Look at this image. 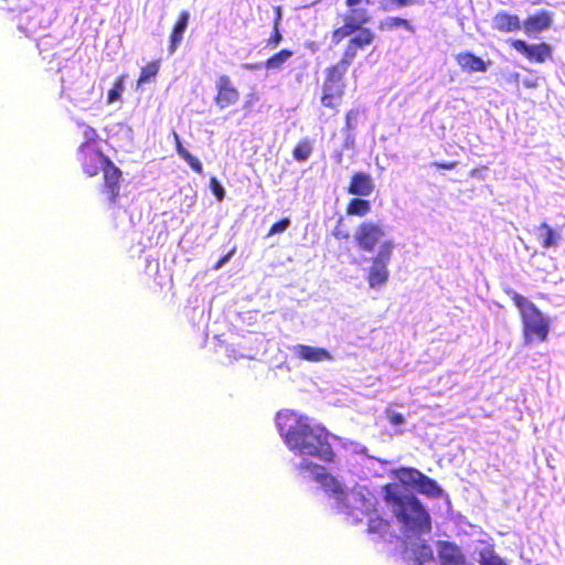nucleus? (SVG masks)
I'll return each mask as SVG.
<instances>
[{
    "label": "nucleus",
    "instance_id": "f257e3e1",
    "mask_svg": "<svg viewBox=\"0 0 565 565\" xmlns=\"http://www.w3.org/2000/svg\"><path fill=\"white\" fill-rule=\"evenodd\" d=\"M277 427L289 450L326 462L334 461L335 454L329 441L330 435L322 425L294 412H279Z\"/></svg>",
    "mask_w": 565,
    "mask_h": 565
},
{
    "label": "nucleus",
    "instance_id": "f03ea898",
    "mask_svg": "<svg viewBox=\"0 0 565 565\" xmlns=\"http://www.w3.org/2000/svg\"><path fill=\"white\" fill-rule=\"evenodd\" d=\"M382 491L385 503L404 532L420 535L431 531V518L414 494L402 493L396 483L384 484Z\"/></svg>",
    "mask_w": 565,
    "mask_h": 565
},
{
    "label": "nucleus",
    "instance_id": "7ed1b4c3",
    "mask_svg": "<svg viewBox=\"0 0 565 565\" xmlns=\"http://www.w3.org/2000/svg\"><path fill=\"white\" fill-rule=\"evenodd\" d=\"M372 0H344L348 12L343 15V23L333 29L331 41L338 45L345 39L349 43L367 47L375 41V33L366 24L371 21L367 7Z\"/></svg>",
    "mask_w": 565,
    "mask_h": 565
},
{
    "label": "nucleus",
    "instance_id": "20e7f679",
    "mask_svg": "<svg viewBox=\"0 0 565 565\" xmlns=\"http://www.w3.org/2000/svg\"><path fill=\"white\" fill-rule=\"evenodd\" d=\"M77 154L82 170L88 178L103 172L102 192L106 194L110 204H116L120 195L121 170L98 147L77 149Z\"/></svg>",
    "mask_w": 565,
    "mask_h": 565
},
{
    "label": "nucleus",
    "instance_id": "39448f33",
    "mask_svg": "<svg viewBox=\"0 0 565 565\" xmlns=\"http://www.w3.org/2000/svg\"><path fill=\"white\" fill-rule=\"evenodd\" d=\"M366 47L347 42L340 60L326 67L322 83L321 104L327 108L338 107L345 94V74L358 54Z\"/></svg>",
    "mask_w": 565,
    "mask_h": 565
},
{
    "label": "nucleus",
    "instance_id": "423d86ee",
    "mask_svg": "<svg viewBox=\"0 0 565 565\" xmlns=\"http://www.w3.org/2000/svg\"><path fill=\"white\" fill-rule=\"evenodd\" d=\"M508 295L519 310L524 343L546 341L551 329L550 318L544 316L536 305L524 296L515 291H508Z\"/></svg>",
    "mask_w": 565,
    "mask_h": 565
},
{
    "label": "nucleus",
    "instance_id": "0eeeda50",
    "mask_svg": "<svg viewBox=\"0 0 565 565\" xmlns=\"http://www.w3.org/2000/svg\"><path fill=\"white\" fill-rule=\"evenodd\" d=\"M395 245L393 241H383L379 253L372 257L371 266L366 274V281L371 289H379L386 285L390 278L388 264Z\"/></svg>",
    "mask_w": 565,
    "mask_h": 565
},
{
    "label": "nucleus",
    "instance_id": "6e6552de",
    "mask_svg": "<svg viewBox=\"0 0 565 565\" xmlns=\"http://www.w3.org/2000/svg\"><path fill=\"white\" fill-rule=\"evenodd\" d=\"M398 473L399 479L403 482L412 484L417 490V492L422 494H425L429 498H439L443 493V489L434 479L424 475L416 468H401Z\"/></svg>",
    "mask_w": 565,
    "mask_h": 565
},
{
    "label": "nucleus",
    "instance_id": "1a4fd4ad",
    "mask_svg": "<svg viewBox=\"0 0 565 565\" xmlns=\"http://www.w3.org/2000/svg\"><path fill=\"white\" fill-rule=\"evenodd\" d=\"M385 236L384 228L372 221H365L359 224L354 234V241L358 247L363 252H373Z\"/></svg>",
    "mask_w": 565,
    "mask_h": 565
},
{
    "label": "nucleus",
    "instance_id": "9d476101",
    "mask_svg": "<svg viewBox=\"0 0 565 565\" xmlns=\"http://www.w3.org/2000/svg\"><path fill=\"white\" fill-rule=\"evenodd\" d=\"M509 45L532 63H545L553 55V49L546 42L529 44L521 39H511L509 40Z\"/></svg>",
    "mask_w": 565,
    "mask_h": 565
},
{
    "label": "nucleus",
    "instance_id": "9b49d317",
    "mask_svg": "<svg viewBox=\"0 0 565 565\" xmlns=\"http://www.w3.org/2000/svg\"><path fill=\"white\" fill-rule=\"evenodd\" d=\"M239 90L235 87L228 75H220L216 81L215 105L221 108H227L239 100Z\"/></svg>",
    "mask_w": 565,
    "mask_h": 565
},
{
    "label": "nucleus",
    "instance_id": "f8f14e48",
    "mask_svg": "<svg viewBox=\"0 0 565 565\" xmlns=\"http://www.w3.org/2000/svg\"><path fill=\"white\" fill-rule=\"evenodd\" d=\"M553 15L547 10H540L533 14L527 15L522 21V29L529 36L540 34L552 26Z\"/></svg>",
    "mask_w": 565,
    "mask_h": 565
},
{
    "label": "nucleus",
    "instance_id": "ddd939ff",
    "mask_svg": "<svg viewBox=\"0 0 565 565\" xmlns=\"http://www.w3.org/2000/svg\"><path fill=\"white\" fill-rule=\"evenodd\" d=\"M439 565H468L459 546L448 541L437 544Z\"/></svg>",
    "mask_w": 565,
    "mask_h": 565
},
{
    "label": "nucleus",
    "instance_id": "4468645a",
    "mask_svg": "<svg viewBox=\"0 0 565 565\" xmlns=\"http://www.w3.org/2000/svg\"><path fill=\"white\" fill-rule=\"evenodd\" d=\"M347 191L349 194L362 198L371 195L374 191L372 175L362 171L354 172L351 175Z\"/></svg>",
    "mask_w": 565,
    "mask_h": 565
},
{
    "label": "nucleus",
    "instance_id": "2eb2a0df",
    "mask_svg": "<svg viewBox=\"0 0 565 565\" xmlns=\"http://www.w3.org/2000/svg\"><path fill=\"white\" fill-rule=\"evenodd\" d=\"M492 29L499 33H515L522 29V21L518 14L499 11L492 18Z\"/></svg>",
    "mask_w": 565,
    "mask_h": 565
},
{
    "label": "nucleus",
    "instance_id": "dca6fc26",
    "mask_svg": "<svg viewBox=\"0 0 565 565\" xmlns=\"http://www.w3.org/2000/svg\"><path fill=\"white\" fill-rule=\"evenodd\" d=\"M460 68L468 73H484L488 70V62L475 55L472 52H461L455 56Z\"/></svg>",
    "mask_w": 565,
    "mask_h": 565
},
{
    "label": "nucleus",
    "instance_id": "f3484780",
    "mask_svg": "<svg viewBox=\"0 0 565 565\" xmlns=\"http://www.w3.org/2000/svg\"><path fill=\"white\" fill-rule=\"evenodd\" d=\"M535 235L543 249L556 248L562 239L561 233L546 222H542L536 227Z\"/></svg>",
    "mask_w": 565,
    "mask_h": 565
},
{
    "label": "nucleus",
    "instance_id": "a211bd4d",
    "mask_svg": "<svg viewBox=\"0 0 565 565\" xmlns=\"http://www.w3.org/2000/svg\"><path fill=\"white\" fill-rule=\"evenodd\" d=\"M190 20V13L188 11H182L179 13L175 23L170 33V44L169 52L172 54L177 51L178 46L183 40L184 31L188 26Z\"/></svg>",
    "mask_w": 565,
    "mask_h": 565
},
{
    "label": "nucleus",
    "instance_id": "6ab92c4d",
    "mask_svg": "<svg viewBox=\"0 0 565 565\" xmlns=\"http://www.w3.org/2000/svg\"><path fill=\"white\" fill-rule=\"evenodd\" d=\"M292 351L298 359L310 362H320L330 358V353L326 349L306 344H297Z\"/></svg>",
    "mask_w": 565,
    "mask_h": 565
},
{
    "label": "nucleus",
    "instance_id": "aec40b11",
    "mask_svg": "<svg viewBox=\"0 0 565 565\" xmlns=\"http://www.w3.org/2000/svg\"><path fill=\"white\" fill-rule=\"evenodd\" d=\"M367 533L385 537L391 533V522L385 518L381 516L376 509H372V512H367Z\"/></svg>",
    "mask_w": 565,
    "mask_h": 565
},
{
    "label": "nucleus",
    "instance_id": "412c9836",
    "mask_svg": "<svg viewBox=\"0 0 565 565\" xmlns=\"http://www.w3.org/2000/svg\"><path fill=\"white\" fill-rule=\"evenodd\" d=\"M175 150L178 154L191 167V169L201 174L203 172V167L201 161L192 156L182 145L180 137L177 132H173Z\"/></svg>",
    "mask_w": 565,
    "mask_h": 565
},
{
    "label": "nucleus",
    "instance_id": "4be33fe9",
    "mask_svg": "<svg viewBox=\"0 0 565 565\" xmlns=\"http://www.w3.org/2000/svg\"><path fill=\"white\" fill-rule=\"evenodd\" d=\"M160 67V60H153L142 66L136 83L137 87H141L143 84L152 82L157 77Z\"/></svg>",
    "mask_w": 565,
    "mask_h": 565
},
{
    "label": "nucleus",
    "instance_id": "5701e85b",
    "mask_svg": "<svg viewBox=\"0 0 565 565\" xmlns=\"http://www.w3.org/2000/svg\"><path fill=\"white\" fill-rule=\"evenodd\" d=\"M397 28H403L412 34L415 33L414 25L407 19L401 18V17L386 18V19L382 20L379 24V29L381 31H392Z\"/></svg>",
    "mask_w": 565,
    "mask_h": 565
},
{
    "label": "nucleus",
    "instance_id": "b1692460",
    "mask_svg": "<svg viewBox=\"0 0 565 565\" xmlns=\"http://www.w3.org/2000/svg\"><path fill=\"white\" fill-rule=\"evenodd\" d=\"M345 212L348 215L363 217L371 212V203L362 196L353 198L347 204Z\"/></svg>",
    "mask_w": 565,
    "mask_h": 565
},
{
    "label": "nucleus",
    "instance_id": "393cba45",
    "mask_svg": "<svg viewBox=\"0 0 565 565\" xmlns=\"http://www.w3.org/2000/svg\"><path fill=\"white\" fill-rule=\"evenodd\" d=\"M78 126L82 128L84 140L77 149L85 150L89 148H97V142L99 140L97 130L85 122H78Z\"/></svg>",
    "mask_w": 565,
    "mask_h": 565
},
{
    "label": "nucleus",
    "instance_id": "a878e982",
    "mask_svg": "<svg viewBox=\"0 0 565 565\" xmlns=\"http://www.w3.org/2000/svg\"><path fill=\"white\" fill-rule=\"evenodd\" d=\"M313 151V141L309 138L300 139L292 149V158L298 162L307 161Z\"/></svg>",
    "mask_w": 565,
    "mask_h": 565
},
{
    "label": "nucleus",
    "instance_id": "bb28decb",
    "mask_svg": "<svg viewBox=\"0 0 565 565\" xmlns=\"http://www.w3.org/2000/svg\"><path fill=\"white\" fill-rule=\"evenodd\" d=\"M478 563L480 565H509L501 556H499L492 545L482 548L479 552Z\"/></svg>",
    "mask_w": 565,
    "mask_h": 565
},
{
    "label": "nucleus",
    "instance_id": "cd10ccee",
    "mask_svg": "<svg viewBox=\"0 0 565 565\" xmlns=\"http://www.w3.org/2000/svg\"><path fill=\"white\" fill-rule=\"evenodd\" d=\"M414 556L418 565H437L434 551L427 544H420L414 551Z\"/></svg>",
    "mask_w": 565,
    "mask_h": 565
},
{
    "label": "nucleus",
    "instance_id": "c85d7f7f",
    "mask_svg": "<svg viewBox=\"0 0 565 565\" xmlns=\"http://www.w3.org/2000/svg\"><path fill=\"white\" fill-rule=\"evenodd\" d=\"M292 55L291 50L282 49L265 61V67L274 71L279 70Z\"/></svg>",
    "mask_w": 565,
    "mask_h": 565
},
{
    "label": "nucleus",
    "instance_id": "c756f323",
    "mask_svg": "<svg viewBox=\"0 0 565 565\" xmlns=\"http://www.w3.org/2000/svg\"><path fill=\"white\" fill-rule=\"evenodd\" d=\"M125 90V75H119L113 83L107 94V104H114L121 100Z\"/></svg>",
    "mask_w": 565,
    "mask_h": 565
},
{
    "label": "nucleus",
    "instance_id": "7c9ffc66",
    "mask_svg": "<svg viewBox=\"0 0 565 565\" xmlns=\"http://www.w3.org/2000/svg\"><path fill=\"white\" fill-rule=\"evenodd\" d=\"M419 0H382L381 10L384 12L417 4Z\"/></svg>",
    "mask_w": 565,
    "mask_h": 565
},
{
    "label": "nucleus",
    "instance_id": "2f4dec72",
    "mask_svg": "<svg viewBox=\"0 0 565 565\" xmlns=\"http://www.w3.org/2000/svg\"><path fill=\"white\" fill-rule=\"evenodd\" d=\"M332 235L337 239H348L350 237L349 231L344 227V218L342 216L338 218Z\"/></svg>",
    "mask_w": 565,
    "mask_h": 565
},
{
    "label": "nucleus",
    "instance_id": "473e14b6",
    "mask_svg": "<svg viewBox=\"0 0 565 565\" xmlns=\"http://www.w3.org/2000/svg\"><path fill=\"white\" fill-rule=\"evenodd\" d=\"M290 225V220L285 217L276 223H274L269 231H268V236H273L275 234H278V233H282L285 232Z\"/></svg>",
    "mask_w": 565,
    "mask_h": 565
},
{
    "label": "nucleus",
    "instance_id": "72a5a7b5",
    "mask_svg": "<svg viewBox=\"0 0 565 565\" xmlns=\"http://www.w3.org/2000/svg\"><path fill=\"white\" fill-rule=\"evenodd\" d=\"M360 115V110L358 108H352L345 114V124L344 129L348 131H352L355 128L354 120H356Z\"/></svg>",
    "mask_w": 565,
    "mask_h": 565
},
{
    "label": "nucleus",
    "instance_id": "f704fd0d",
    "mask_svg": "<svg viewBox=\"0 0 565 565\" xmlns=\"http://www.w3.org/2000/svg\"><path fill=\"white\" fill-rule=\"evenodd\" d=\"M210 186L216 199L218 201H223L225 196V190L215 177L211 178Z\"/></svg>",
    "mask_w": 565,
    "mask_h": 565
},
{
    "label": "nucleus",
    "instance_id": "c9c22d12",
    "mask_svg": "<svg viewBox=\"0 0 565 565\" xmlns=\"http://www.w3.org/2000/svg\"><path fill=\"white\" fill-rule=\"evenodd\" d=\"M282 40V35L279 31V26L273 25V33L267 40V45L271 47H276Z\"/></svg>",
    "mask_w": 565,
    "mask_h": 565
},
{
    "label": "nucleus",
    "instance_id": "e433bc0d",
    "mask_svg": "<svg viewBox=\"0 0 565 565\" xmlns=\"http://www.w3.org/2000/svg\"><path fill=\"white\" fill-rule=\"evenodd\" d=\"M298 469L300 471L306 470V471L315 472V471H317L319 469H323V468L317 463L311 462V461H302L298 465Z\"/></svg>",
    "mask_w": 565,
    "mask_h": 565
},
{
    "label": "nucleus",
    "instance_id": "4c0bfd02",
    "mask_svg": "<svg viewBox=\"0 0 565 565\" xmlns=\"http://www.w3.org/2000/svg\"><path fill=\"white\" fill-rule=\"evenodd\" d=\"M387 418H388V422L394 426L402 425L405 422L404 416L401 413H395V412L390 413L387 415Z\"/></svg>",
    "mask_w": 565,
    "mask_h": 565
},
{
    "label": "nucleus",
    "instance_id": "58836bf2",
    "mask_svg": "<svg viewBox=\"0 0 565 565\" xmlns=\"http://www.w3.org/2000/svg\"><path fill=\"white\" fill-rule=\"evenodd\" d=\"M433 167H436L437 169H444V170H452L457 167L456 161H449V162H433Z\"/></svg>",
    "mask_w": 565,
    "mask_h": 565
},
{
    "label": "nucleus",
    "instance_id": "ea45409f",
    "mask_svg": "<svg viewBox=\"0 0 565 565\" xmlns=\"http://www.w3.org/2000/svg\"><path fill=\"white\" fill-rule=\"evenodd\" d=\"M281 15H282L281 7L278 6V7L275 8V19H274L273 25L279 26L280 21H281Z\"/></svg>",
    "mask_w": 565,
    "mask_h": 565
},
{
    "label": "nucleus",
    "instance_id": "a19ab883",
    "mask_svg": "<svg viewBox=\"0 0 565 565\" xmlns=\"http://www.w3.org/2000/svg\"><path fill=\"white\" fill-rule=\"evenodd\" d=\"M233 252H230L227 253L225 256H223L222 258H220L217 260V263L213 266L214 269H218L221 268L228 259L230 257L232 256Z\"/></svg>",
    "mask_w": 565,
    "mask_h": 565
},
{
    "label": "nucleus",
    "instance_id": "79ce46f5",
    "mask_svg": "<svg viewBox=\"0 0 565 565\" xmlns=\"http://www.w3.org/2000/svg\"><path fill=\"white\" fill-rule=\"evenodd\" d=\"M353 147H354V137L351 134H349L344 139L343 148L350 149Z\"/></svg>",
    "mask_w": 565,
    "mask_h": 565
},
{
    "label": "nucleus",
    "instance_id": "37998d69",
    "mask_svg": "<svg viewBox=\"0 0 565 565\" xmlns=\"http://www.w3.org/2000/svg\"><path fill=\"white\" fill-rule=\"evenodd\" d=\"M332 159L337 164H341L343 162V152L342 151H335L332 154Z\"/></svg>",
    "mask_w": 565,
    "mask_h": 565
},
{
    "label": "nucleus",
    "instance_id": "c03bdc74",
    "mask_svg": "<svg viewBox=\"0 0 565 565\" xmlns=\"http://www.w3.org/2000/svg\"><path fill=\"white\" fill-rule=\"evenodd\" d=\"M327 479H330V480H332V481L334 480V479H333V477H331V476H330V475H328V473H319V475H317V477H316V480H317V481H319V482H322V483H324V481H326Z\"/></svg>",
    "mask_w": 565,
    "mask_h": 565
},
{
    "label": "nucleus",
    "instance_id": "a18cd8bd",
    "mask_svg": "<svg viewBox=\"0 0 565 565\" xmlns=\"http://www.w3.org/2000/svg\"><path fill=\"white\" fill-rule=\"evenodd\" d=\"M523 85L527 88H535L537 86V81L536 79H525L523 82Z\"/></svg>",
    "mask_w": 565,
    "mask_h": 565
}]
</instances>
